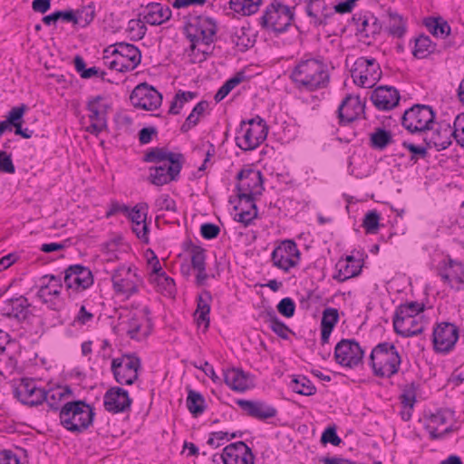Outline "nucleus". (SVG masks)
Instances as JSON below:
<instances>
[{"label": "nucleus", "mask_w": 464, "mask_h": 464, "mask_svg": "<svg viewBox=\"0 0 464 464\" xmlns=\"http://www.w3.org/2000/svg\"><path fill=\"white\" fill-rule=\"evenodd\" d=\"M289 78L300 92L324 89L330 82L327 65L320 58H303L292 69Z\"/></svg>", "instance_id": "nucleus-1"}, {"label": "nucleus", "mask_w": 464, "mask_h": 464, "mask_svg": "<svg viewBox=\"0 0 464 464\" xmlns=\"http://www.w3.org/2000/svg\"><path fill=\"white\" fill-rule=\"evenodd\" d=\"M95 409L83 400H72L63 402L59 420L66 430L80 434L92 426Z\"/></svg>", "instance_id": "nucleus-2"}, {"label": "nucleus", "mask_w": 464, "mask_h": 464, "mask_svg": "<svg viewBox=\"0 0 464 464\" xmlns=\"http://www.w3.org/2000/svg\"><path fill=\"white\" fill-rule=\"evenodd\" d=\"M401 363V357L392 343H380L371 352L370 365L375 376L391 378L398 373Z\"/></svg>", "instance_id": "nucleus-3"}, {"label": "nucleus", "mask_w": 464, "mask_h": 464, "mask_svg": "<svg viewBox=\"0 0 464 464\" xmlns=\"http://www.w3.org/2000/svg\"><path fill=\"white\" fill-rule=\"evenodd\" d=\"M217 22L206 15H191L184 25V34L190 42L192 54L197 50V44L201 43L210 46L217 41Z\"/></svg>", "instance_id": "nucleus-4"}, {"label": "nucleus", "mask_w": 464, "mask_h": 464, "mask_svg": "<svg viewBox=\"0 0 464 464\" xmlns=\"http://www.w3.org/2000/svg\"><path fill=\"white\" fill-rule=\"evenodd\" d=\"M295 9L280 0H273L259 17V24L263 29L271 30L276 34H283L295 20Z\"/></svg>", "instance_id": "nucleus-5"}, {"label": "nucleus", "mask_w": 464, "mask_h": 464, "mask_svg": "<svg viewBox=\"0 0 464 464\" xmlns=\"http://www.w3.org/2000/svg\"><path fill=\"white\" fill-rule=\"evenodd\" d=\"M268 127L266 121L256 116L248 121H242L237 131L236 144L242 150H253L260 146L267 137Z\"/></svg>", "instance_id": "nucleus-6"}, {"label": "nucleus", "mask_w": 464, "mask_h": 464, "mask_svg": "<svg viewBox=\"0 0 464 464\" xmlns=\"http://www.w3.org/2000/svg\"><path fill=\"white\" fill-rule=\"evenodd\" d=\"M435 116L436 112L432 107L414 104L403 112L401 122L410 133L420 136L431 124H434Z\"/></svg>", "instance_id": "nucleus-7"}, {"label": "nucleus", "mask_w": 464, "mask_h": 464, "mask_svg": "<svg viewBox=\"0 0 464 464\" xmlns=\"http://www.w3.org/2000/svg\"><path fill=\"white\" fill-rule=\"evenodd\" d=\"M140 370L141 360L135 353H124L111 360V372L121 385H132L139 379Z\"/></svg>", "instance_id": "nucleus-8"}, {"label": "nucleus", "mask_w": 464, "mask_h": 464, "mask_svg": "<svg viewBox=\"0 0 464 464\" xmlns=\"http://www.w3.org/2000/svg\"><path fill=\"white\" fill-rule=\"evenodd\" d=\"M353 82L362 88H372L382 77L380 64L375 58L359 57L351 71Z\"/></svg>", "instance_id": "nucleus-9"}, {"label": "nucleus", "mask_w": 464, "mask_h": 464, "mask_svg": "<svg viewBox=\"0 0 464 464\" xmlns=\"http://www.w3.org/2000/svg\"><path fill=\"white\" fill-rule=\"evenodd\" d=\"M63 273V282L70 296L89 289L94 283L92 270L81 264L69 266Z\"/></svg>", "instance_id": "nucleus-10"}, {"label": "nucleus", "mask_w": 464, "mask_h": 464, "mask_svg": "<svg viewBox=\"0 0 464 464\" xmlns=\"http://www.w3.org/2000/svg\"><path fill=\"white\" fill-rule=\"evenodd\" d=\"M63 284L60 276L45 275L39 279L37 297L53 311H58L63 306L61 292Z\"/></svg>", "instance_id": "nucleus-11"}, {"label": "nucleus", "mask_w": 464, "mask_h": 464, "mask_svg": "<svg viewBox=\"0 0 464 464\" xmlns=\"http://www.w3.org/2000/svg\"><path fill=\"white\" fill-rule=\"evenodd\" d=\"M86 109L89 111L88 118L91 121L86 130L98 136L108 129L107 117L111 103L104 96L97 95L88 100Z\"/></svg>", "instance_id": "nucleus-12"}, {"label": "nucleus", "mask_w": 464, "mask_h": 464, "mask_svg": "<svg viewBox=\"0 0 464 464\" xmlns=\"http://www.w3.org/2000/svg\"><path fill=\"white\" fill-rule=\"evenodd\" d=\"M459 337V327L450 322L437 323L432 331V344L436 353L448 354L450 353Z\"/></svg>", "instance_id": "nucleus-13"}, {"label": "nucleus", "mask_w": 464, "mask_h": 464, "mask_svg": "<svg viewBox=\"0 0 464 464\" xmlns=\"http://www.w3.org/2000/svg\"><path fill=\"white\" fill-rule=\"evenodd\" d=\"M364 351L354 339H342L334 348L335 362L343 367L355 368L362 362Z\"/></svg>", "instance_id": "nucleus-14"}, {"label": "nucleus", "mask_w": 464, "mask_h": 464, "mask_svg": "<svg viewBox=\"0 0 464 464\" xmlns=\"http://www.w3.org/2000/svg\"><path fill=\"white\" fill-rule=\"evenodd\" d=\"M453 134V128L450 123L434 121V124H431L420 137L423 143L427 144L428 147L435 148L437 151H440L451 145V138H454Z\"/></svg>", "instance_id": "nucleus-15"}, {"label": "nucleus", "mask_w": 464, "mask_h": 464, "mask_svg": "<svg viewBox=\"0 0 464 464\" xmlns=\"http://www.w3.org/2000/svg\"><path fill=\"white\" fill-rule=\"evenodd\" d=\"M454 411L449 409H437L434 412L429 411L424 414V428L429 432L431 440H443L447 435L453 432L452 425L446 427L442 431L438 430L453 418Z\"/></svg>", "instance_id": "nucleus-16"}, {"label": "nucleus", "mask_w": 464, "mask_h": 464, "mask_svg": "<svg viewBox=\"0 0 464 464\" xmlns=\"http://www.w3.org/2000/svg\"><path fill=\"white\" fill-rule=\"evenodd\" d=\"M130 100L135 108L153 111L160 106L162 102V95L153 86L143 82L133 89L130 93Z\"/></svg>", "instance_id": "nucleus-17"}, {"label": "nucleus", "mask_w": 464, "mask_h": 464, "mask_svg": "<svg viewBox=\"0 0 464 464\" xmlns=\"http://www.w3.org/2000/svg\"><path fill=\"white\" fill-rule=\"evenodd\" d=\"M238 180L236 188L237 194L252 196L261 195L264 190V180L261 170L249 166L242 169L237 175Z\"/></svg>", "instance_id": "nucleus-18"}, {"label": "nucleus", "mask_w": 464, "mask_h": 464, "mask_svg": "<svg viewBox=\"0 0 464 464\" xmlns=\"http://www.w3.org/2000/svg\"><path fill=\"white\" fill-rule=\"evenodd\" d=\"M113 290L117 295L130 297L138 292L140 277L130 266H121L111 276Z\"/></svg>", "instance_id": "nucleus-19"}, {"label": "nucleus", "mask_w": 464, "mask_h": 464, "mask_svg": "<svg viewBox=\"0 0 464 464\" xmlns=\"http://www.w3.org/2000/svg\"><path fill=\"white\" fill-rule=\"evenodd\" d=\"M185 160L150 166L148 180L158 187L176 181L179 178Z\"/></svg>", "instance_id": "nucleus-20"}, {"label": "nucleus", "mask_w": 464, "mask_h": 464, "mask_svg": "<svg viewBox=\"0 0 464 464\" xmlns=\"http://www.w3.org/2000/svg\"><path fill=\"white\" fill-rule=\"evenodd\" d=\"M299 255L296 244L286 239L273 250L271 259L275 266L286 272L297 265Z\"/></svg>", "instance_id": "nucleus-21"}, {"label": "nucleus", "mask_w": 464, "mask_h": 464, "mask_svg": "<svg viewBox=\"0 0 464 464\" xmlns=\"http://www.w3.org/2000/svg\"><path fill=\"white\" fill-rule=\"evenodd\" d=\"M132 399L129 392L120 386L111 387L103 396L104 409L112 414L129 412L131 409Z\"/></svg>", "instance_id": "nucleus-22"}, {"label": "nucleus", "mask_w": 464, "mask_h": 464, "mask_svg": "<svg viewBox=\"0 0 464 464\" xmlns=\"http://www.w3.org/2000/svg\"><path fill=\"white\" fill-rule=\"evenodd\" d=\"M364 102L358 95L348 94L337 109V117L341 125H347L357 120L364 112Z\"/></svg>", "instance_id": "nucleus-23"}, {"label": "nucleus", "mask_w": 464, "mask_h": 464, "mask_svg": "<svg viewBox=\"0 0 464 464\" xmlns=\"http://www.w3.org/2000/svg\"><path fill=\"white\" fill-rule=\"evenodd\" d=\"M439 266V276L445 284L453 288L451 281L455 279L459 284V285L455 287V290H464V264L462 262L448 256L440 262Z\"/></svg>", "instance_id": "nucleus-24"}, {"label": "nucleus", "mask_w": 464, "mask_h": 464, "mask_svg": "<svg viewBox=\"0 0 464 464\" xmlns=\"http://www.w3.org/2000/svg\"><path fill=\"white\" fill-rule=\"evenodd\" d=\"M44 389L38 388L32 379H22L21 383L14 390V397L22 403L38 406L44 401Z\"/></svg>", "instance_id": "nucleus-25"}, {"label": "nucleus", "mask_w": 464, "mask_h": 464, "mask_svg": "<svg viewBox=\"0 0 464 464\" xmlns=\"http://www.w3.org/2000/svg\"><path fill=\"white\" fill-rule=\"evenodd\" d=\"M304 3L305 14L315 27L327 24L329 19L334 15V11L325 0H304Z\"/></svg>", "instance_id": "nucleus-26"}, {"label": "nucleus", "mask_w": 464, "mask_h": 464, "mask_svg": "<svg viewBox=\"0 0 464 464\" xmlns=\"http://www.w3.org/2000/svg\"><path fill=\"white\" fill-rule=\"evenodd\" d=\"M225 464H254L255 456L251 449L244 441L228 444L222 452Z\"/></svg>", "instance_id": "nucleus-27"}, {"label": "nucleus", "mask_w": 464, "mask_h": 464, "mask_svg": "<svg viewBox=\"0 0 464 464\" xmlns=\"http://www.w3.org/2000/svg\"><path fill=\"white\" fill-rule=\"evenodd\" d=\"M30 306L28 299L24 295H19L4 301L1 314L5 317L24 321L31 314Z\"/></svg>", "instance_id": "nucleus-28"}, {"label": "nucleus", "mask_w": 464, "mask_h": 464, "mask_svg": "<svg viewBox=\"0 0 464 464\" xmlns=\"http://www.w3.org/2000/svg\"><path fill=\"white\" fill-rule=\"evenodd\" d=\"M236 402L248 416L259 420L274 418L278 413L276 408L262 401L238 399Z\"/></svg>", "instance_id": "nucleus-29"}, {"label": "nucleus", "mask_w": 464, "mask_h": 464, "mask_svg": "<svg viewBox=\"0 0 464 464\" xmlns=\"http://www.w3.org/2000/svg\"><path fill=\"white\" fill-rule=\"evenodd\" d=\"M371 101L378 110L389 111L399 104L400 93L394 87L382 85L372 92Z\"/></svg>", "instance_id": "nucleus-30"}, {"label": "nucleus", "mask_w": 464, "mask_h": 464, "mask_svg": "<svg viewBox=\"0 0 464 464\" xmlns=\"http://www.w3.org/2000/svg\"><path fill=\"white\" fill-rule=\"evenodd\" d=\"M140 315H133L128 321L127 334L130 339L140 341L146 338L150 332V320L149 315L150 311L145 306L140 311Z\"/></svg>", "instance_id": "nucleus-31"}, {"label": "nucleus", "mask_w": 464, "mask_h": 464, "mask_svg": "<svg viewBox=\"0 0 464 464\" xmlns=\"http://www.w3.org/2000/svg\"><path fill=\"white\" fill-rule=\"evenodd\" d=\"M356 25L358 33L364 37H374L382 31V23L371 12H364L353 14L352 18Z\"/></svg>", "instance_id": "nucleus-32"}, {"label": "nucleus", "mask_w": 464, "mask_h": 464, "mask_svg": "<svg viewBox=\"0 0 464 464\" xmlns=\"http://www.w3.org/2000/svg\"><path fill=\"white\" fill-rule=\"evenodd\" d=\"M392 323L395 333L402 337L416 336L424 331L420 317L393 316Z\"/></svg>", "instance_id": "nucleus-33"}, {"label": "nucleus", "mask_w": 464, "mask_h": 464, "mask_svg": "<svg viewBox=\"0 0 464 464\" xmlns=\"http://www.w3.org/2000/svg\"><path fill=\"white\" fill-rule=\"evenodd\" d=\"M225 383L233 391L246 392L251 385L249 374L238 368L223 370Z\"/></svg>", "instance_id": "nucleus-34"}, {"label": "nucleus", "mask_w": 464, "mask_h": 464, "mask_svg": "<svg viewBox=\"0 0 464 464\" xmlns=\"http://www.w3.org/2000/svg\"><path fill=\"white\" fill-rule=\"evenodd\" d=\"M171 14V9L168 5L160 3H150L142 13L143 23L151 25H160L169 20Z\"/></svg>", "instance_id": "nucleus-35"}, {"label": "nucleus", "mask_w": 464, "mask_h": 464, "mask_svg": "<svg viewBox=\"0 0 464 464\" xmlns=\"http://www.w3.org/2000/svg\"><path fill=\"white\" fill-rule=\"evenodd\" d=\"M185 160L182 153L169 151L164 147H154L146 151L142 160L144 162L155 163L156 165L169 163Z\"/></svg>", "instance_id": "nucleus-36"}, {"label": "nucleus", "mask_w": 464, "mask_h": 464, "mask_svg": "<svg viewBox=\"0 0 464 464\" xmlns=\"http://www.w3.org/2000/svg\"><path fill=\"white\" fill-rule=\"evenodd\" d=\"M118 60L130 67V72L136 69L141 62V52L134 44L126 42H120Z\"/></svg>", "instance_id": "nucleus-37"}, {"label": "nucleus", "mask_w": 464, "mask_h": 464, "mask_svg": "<svg viewBox=\"0 0 464 464\" xmlns=\"http://www.w3.org/2000/svg\"><path fill=\"white\" fill-rule=\"evenodd\" d=\"M212 295L209 291H202L197 298V309L194 313V318L198 325L203 324L205 328L209 326L210 303Z\"/></svg>", "instance_id": "nucleus-38"}, {"label": "nucleus", "mask_w": 464, "mask_h": 464, "mask_svg": "<svg viewBox=\"0 0 464 464\" xmlns=\"http://www.w3.org/2000/svg\"><path fill=\"white\" fill-rule=\"evenodd\" d=\"M191 266L197 271L196 284L204 285L208 275L206 272V256L203 248L193 246L191 249Z\"/></svg>", "instance_id": "nucleus-39"}, {"label": "nucleus", "mask_w": 464, "mask_h": 464, "mask_svg": "<svg viewBox=\"0 0 464 464\" xmlns=\"http://www.w3.org/2000/svg\"><path fill=\"white\" fill-rule=\"evenodd\" d=\"M148 209L149 206L145 202H140L133 208H128V212L125 217L134 225L142 224L141 232H150V227L148 222Z\"/></svg>", "instance_id": "nucleus-40"}, {"label": "nucleus", "mask_w": 464, "mask_h": 464, "mask_svg": "<svg viewBox=\"0 0 464 464\" xmlns=\"http://www.w3.org/2000/svg\"><path fill=\"white\" fill-rule=\"evenodd\" d=\"M437 52V44L431 41L429 35L421 34L414 39L412 55L416 59H426Z\"/></svg>", "instance_id": "nucleus-41"}, {"label": "nucleus", "mask_w": 464, "mask_h": 464, "mask_svg": "<svg viewBox=\"0 0 464 464\" xmlns=\"http://www.w3.org/2000/svg\"><path fill=\"white\" fill-rule=\"evenodd\" d=\"M423 24L435 37L446 38L450 34V25L441 16H429L423 20Z\"/></svg>", "instance_id": "nucleus-42"}, {"label": "nucleus", "mask_w": 464, "mask_h": 464, "mask_svg": "<svg viewBox=\"0 0 464 464\" xmlns=\"http://www.w3.org/2000/svg\"><path fill=\"white\" fill-rule=\"evenodd\" d=\"M290 389L304 396H312L316 393V387L312 381L304 375H295L289 383Z\"/></svg>", "instance_id": "nucleus-43"}, {"label": "nucleus", "mask_w": 464, "mask_h": 464, "mask_svg": "<svg viewBox=\"0 0 464 464\" xmlns=\"http://www.w3.org/2000/svg\"><path fill=\"white\" fill-rule=\"evenodd\" d=\"M155 286L156 290L161 295L172 297L176 293V285L174 279L166 273L150 277V280Z\"/></svg>", "instance_id": "nucleus-44"}, {"label": "nucleus", "mask_w": 464, "mask_h": 464, "mask_svg": "<svg viewBox=\"0 0 464 464\" xmlns=\"http://www.w3.org/2000/svg\"><path fill=\"white\" fill-rule=\"evenodd\" d=\"M186 405L193 417L201 415L207 408L204 396L200 392L191 389L188 392Z\"/></svg>", "instance_id": "nucleus-45"}, {"label": "nucleus", "mask_w": 464, "mask_h": 464, "mask_svg": "<svg viewBox=\"0 0 464 464\" xmlns=\"http://www.w3.org/2000/svg\"><path fill=\"white\" fill-rule=\"evenodd\" d=\"M393 142L391 130L384 128H376L370 135V146L378 150H383L388 145Z\"/></svg>", "instance_id": "nucleus-46"}, {"label": "nucleus", "mask_w": 464, "mask_h": 464, "mask_svg": "<svg viewBox=\"0 0 464 464\" xmlns=\"http://www.w3.org/2000/svg\"><path fill=\"white\" fill-rule=\"evenodd\" d=\"M261 4L262 0H230L229 7L241 15H251L258 11Z\"/></svg>", "instance_id": "nucleus-47"}, {"label": "nucleus", "mask_w": 464, "mask_h": 464, "mask_svg": "<svg viewBox=\"0 0 464 464\" xmlns=\"http://www.w3.org/2000/svg\"><path fill=\"white\" fill-rule=\"evenodd\" d=\"M335 271L334 279L338 282H344L360 275L362 271V265H352L346 264L343 261H338L335 265Z\"/></svg>", "instance_id": "nucleus-48"}, {"label": "nucleus", "mask_w": 464, "mask_h": 464, "mask_svg": "<svg viewBox=\"0 0 464 464\" xmlns=\"http://www.w3.org/2000/svg\"><path fill=\"white\" fill-rule=\"evenodd\" d=\"M266 323L269 324L271 330L280 338L286 340L288 339V334L291 333V329L281 321L276 315L274 310L267 311L266 314Z\"/></svg>", "instance_id": "nucleus-49"}, {"label": "nucleus", "mask_w": 464, "mask_h": 464, "mask_svg": "<svg viewBox=\"0 0 464 464\" xmlns=\"http://www.w3.org/2000/svg\"><path fill=\"white\" fill-rule=\"evenodd\" d=\"M73 64L76 72L83 79H90L96 76L100 77L103 81L105 80L104 76L106 72L104 71H100V69L95 66L87 69L85 61L81 55H76L74 57Z\"/></svg>", "instance_id": "nucleus-50"}, {"label": "nucleus", "mask_w": 464, "mask_h": 464, "mask_svg": "<svg viewBox=\"0 0 464 464\" xmlns=\"http://www.w3.org/2000/svg\"><path fill=\"white\" fill-rule=\"evenodd\" d=\"M74 12L77 16L76 28H85L95 17V5L92 2L82 8L75 9Z\"/></svg>", "instance_id": "nucleus-51"}, {"label": "nucleus", "mask_w": 464, "mask_h": 464, "mask_svg": "<svg viewBox=\"0 0 464 464\" xmlns=\"http://www.w3.org/2000/svg\"><path fill=\"white\" fill-rule=\"evenodd\" d=\"M390 24L388 32L391 35L401 38L406 33V23L397 13L389 12Z\"/></svg>", "instance_id": "nucleus-52"}, {"label": "nucleus", "mask_w": 464, "mask_h": 464, "mask_svg": "<svg viewBox=\"0 0 464 464\" xmlns=\"http://www.w3.org/2000/svg\"><path fill=\"white\" fill-rule=\"evenodd\" d=\"M402 147L411 153V160L416 163L420 159H426L429 156L428 150L430 149L425 143L415 144L408 140L402 142Z\"/></svg>", "instance_id": "nucleus-53"}, {"label": "nucleus", "mask_w": 464, "mask_h": 464, "mask_svg": "<svg viewBox=\"0 0 464 464\" xmlns=\"http://www.w3.org/2000/svg\"><path fill=\"white\" fill-rule=\"evenodd\" d=\"M424 309V305L418 302H410L399 305L394 313V316H415L419 317V314Z\"/></svg>", "instance_id": "nucleus-54"}, {"label": "nucleus", "mask_w": 464, "mask_h": 464, "mask_svg": "<svg viewBox=\"0 0 464 464\" xmlns=\"http://www.w3.org/2000/svg\"><path fill=\"white\" fill-rule=\"evenodd\" d=\"M44 394L45 395L44 401L47 403L50 411L61 412L63 408V393L59 390L51 389L49 391L44 390Z\"/></svg>", "instance_id": "nucleus-55"}, {"label": "nucleus", "mask_w": 464, "mask_h": 464, "mask_svg": "<svg viewBox=\"0 0 464 464\" xmlns=\"http://www.w3.org/2000/svg\"><path fill=\"white\" fill-rule=\"evenodd\" d=\"M28 110V106L24 103H21L18 106L13 107L8 112L5 119L10 122L14 129L17 126L24 124V116Z\"/></svg>", "instance_id": "nucleus-56"}, {"label": "nucleus", "mask_w": 464, "mask_h": 464, "mask_svg": "<svg viewBox=\"0 0 464 464\" xmlns=\"http://www.w3.org/2000/svg\"><path fill=\"white\" fill-rule=\"evenodd\" d=\"M419 384L414 382L407 383L402 389V392L400 395L401 404L406 406H414L416 403L417 390Z\"/></svg>", "instance_id": "nucleus-57"}, {"label": "nucleus", "mask_w": 464, "mask_h": 464, "mask_svg": "<svg viewBox=\"0 0 464 464\" xmlns=\"http://www.w3.org/2000/svg\"><path fill=\"white\" fill-rule=\"evenodd\" d=\"M198 96V93L195 92L190 91H181L179 90L178 92H176L175 96L173 97L170 107L169 110V113L172 115H178L179 110H177V103L180 102L185 104L186 102L195 99Z\"/></svg>", "instance_id": "nucleus-58"}, {"label": "nucleus", "mask_w": 464, "mask_h": 464, "mask_svg": "<svg viewBox=\"0 0 464 464\" xmlns=\"http://www.w3.org/2000/svg\"><path fill=\"white\" fill-rule=\"evenodd\" d=\"M339 321V313L336 308L327 307L323 312L321 325L334 329Z\"/></svg>", "instance_id": "nucleus-59"}, {"label": "nucleus", "mask_w": 464, "mask_h": 464, "mask_svg": "<svg viewBox=\"0 0 464 464\" xmlns=\"http://www.w3.org/2000/svg\"><path fill=\"white\" fill-rule=\"evenodd\" d=\"M320 441L323 445L331 444L333 446H339L343 440L337 435L336 427L333 425L327 427L323 431Z\"/></svg>", "instance_id": "nucleus-60"}, {"label": "nucleus", "mask_w": 464, "mask_h": 464, "mask_svg": "<svg viewBox=\"0 0 464 464\" xmlns=\"http://www.w3.org/2000/svg\"><path fill=\"white\" fill-rule=\"evenodd\" d=\"M276 309L281 315L291 318L295 315V303L291 297H284L277 304Z\"/></svg>", "instance_id": "nucleus-61"}, {"label": "nucleus", "mask_w": 464, "mask_h": 464, "mask_svg": "<svg viewBox=\"0 0 464 464\" xmlns=\"http://www.w3.org/2000/svg\"><path fill=\"white\" fill-rule=\"evenodd\" d=\"M380 214L377 210L368 211L362 220V227L366 232H372L379 228Z\"/></svg>", "instance_id": "nucleus-62"}, {"label": "nucleus", "mask_w": 464, "mask_h": 464, "mask_svg": "<svg viewBox=\"0 0 464 464\" xmlns=\"http://www.w3.org/2000/svg\"><path fill=\"white\" fill-rule=\"evenodd\" d=\"M256 217V205H250V210H246L245 208H242V210H236L235 220L247 226Z\"/></svg>", "instance_id": "nucleus-63"}, {"label": "nucleus", "mask_w": 464, "mask_h": 464, "mask_svg": "<svg viewBox=\"0 0 464 464\" xmlns=\"http://www.w3.org/2000/svg\"><path fill=\"white\" fill-rule=\"evenodd\" d=\"M454 139L464 148V112L456 116L453 123Z\"/></svg>", "instance_id": "nucleus-64"}]
</instances>
